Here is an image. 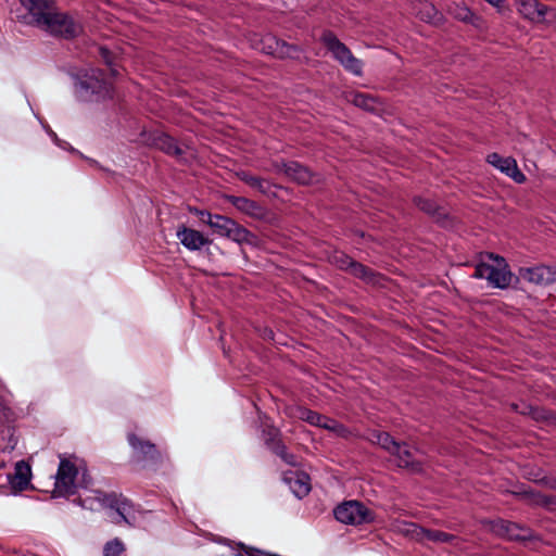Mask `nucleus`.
Here are the masks:
<instances>
[{
  "instance_id": "obj_37",
  "label": "nucleus",
  "mask_w": 556,
  "mask_h": 556,
  "mask_svg": "<svg viewBox=\"0 0 556 556\" xmlns=\"http://www.w3.org/2000/svg\"><path fill=\"white\" fill-rule=\"evenodd\" d=\"M529 414L534 420H545L549 421L554 418L553 413L548 409L542 408V407H529Z\"/></svg>"
},
{
  "instance_id": "obj_26",
  "label": "nucleus",
  "mask_w": 556,
  "mask_h": 556,
  "mask_svg": "<svg viewBox=\"0 0 556 556\" xmlns=\"http://www.w3.org/2000/svg\"><path fill=\"white\" fill-rule=\"evenodd\" d=\"M154 146L162 152L179 157L182 150L177 144V141L167 134H159L153 139Z\"/></svg>"
},
{
  "instance_id": "obj_40",
  "label": "nucleus",
  "mask_w": 556,
  "mask_h": 556,
  "mask_svg": "<svg viewBox=\"0 0 556 556\" xmlns=\"http://www.w3.org/2000/svg\"><path fill=\"white\" fill-rule=\"evenodd\" d=\"M454 16L463 22H471V18L473 17V13L468 8H459L455 13Z\"/></svg>"
},
{
  "instance_id": "obj_34",
  "label": "nucleus",
  "mask_w": 556,
  "mask_h": 556,
  "mask_svg": "<svg viewBox=\"0 0 556 556\" xmlns=\"http://www.w3.org/2000/svg\"><path fill=\"white\" fill-rule=\"evenodd\" d=\"M329 262L341 270L349 273L354 260L342 251H334L329 255Z\"/></svg>"
},
{
  "instance_id": "obj_3",
  "label": "nucleus",
  "mask_w": 556,
  "mask_h": 556,
  "mask_svg": "<svg viewBox=\"0 0 556 556\" xmlns=\"http://www.w3.org/2000/svg\"><path fill=\"white\" fill-rule=\"evenodd\" d=\"M321 41L345 71L355 76L363 75V62L355 58L349 47L340 41L332 31H325L321 36Z\"/></svg>"
},
{
  "instance_id": "obj_30",
  "label": "nucleus",
  "mask_w": 556,
  "mask_h": 556,
  "mask_svg": "<svg viewBox=\"0 0 556 556\" xmlns=\"http://www.w3.org/2000/svg\"><path fill=\"white\" fill-rule=\"evenodd\" d=\"M417 14L421 21L427 23H438L441 20V14L439 11L432 3L428 1H422L419 3Z\"/></svg>"
},
{
  "instance_id": "obj_7",
  "label": "nucleus",
  "mask_w": 556,
  "mask_h": 556,
  "mask_svg": "<svg viewBox=\"0 0 556 556\" xmlns=\"http://www.w3.org/2000/svg\"><path fill=\"white\" fill-rule=\"evenodd\" d=\"M78 469L74 463L66 458H61L55 475L54 493L59 496H70L75 494V480Z\"/></svg>"
},
{
  "instance_id": "obj_41",
  "label": "nucleus",
  "mask_w": 556,
  "mask_h": 556,
  "mask_svg": "<svg viewBox=\"0 0 556 556\" xmlns=\"http://www.w3.org/2000/svg\"><path fill=\"white\" fill-rule=\"evenodd\" d=\"M507 176L513 178L516 182L522 184L526 180V176L523 173L520 172L518 168L517 162L515 165L510 168V172L507 173Z\"/></svg>"
},
{
  "instance_id": "obj_46",
  "label": "nucleus",
  "mask_w": 556,
  "mask_h": 556,
  "mask_svg": "<svg viewBox=\"0 0 556 556\" xmlns=\"http://www.w3.org/2000/svg\"><path fill=\"white\" fill-rule=\"evenodd\" d=\"M528 478L533 481V478H542L541 475L538 473H529Z\"/></svg>"
},
{
  "instance_id": "obj_39",
  "label": "nucleus",
  "mask_w": 556,
  "mask_h": 556,
  "mask_svg": "<svg viewBox=\"0 0 556 556\" xmlns=\"http://www.w3.org/2000/svg\"><path fill=\"white\" fill-rule=\"evenodd\" d=\"M190 212L191 213H194L195 215H198L199 219L202 222V223H205L207 224L208 226L211 225V223L213 222V217L215 214H211L210 212L207 211H204V210H199V208H190Z\"/></svg>"
},
{
  "instance_id": "obj_32",
  "label": "nucleus",
  "mask_w": 556,
  "mask_h": 556,
  "mask_svg": "<svg viewBox=\"0 0 556 556\" xmlns=\"http://www.w3.org/2000/svg\"><path fill=\"white\" fill-rule=\"evenodd\" d=\"M237 176L241 181L262 193H266L268 191L267 181L264 178L253 176L248 172H240Z\"/></svg>"
},
{
  "instance_id": "obj_18",
  "label": "nucleus",
  "mask_w": 556,
  "mask_h": 556,
  "mask_svg": "<svg viewBox=\"0 0 556 556\" xmlns=\"http://www.w3.org/2000/svg\"><path fill=\"white\" fill-rule=\"evenodd\" d=\"M276 168L287 177L301 185H308L313 181L311 169L296 161L281 162Z\"/></svg>"
},
{
  "instance_id": "obj_19",
  "label": "nucleus",
  "mask_w": 556,
  "mask_h": 556,
  "mask_svg": "<svg viewBox=\"0 0 556 556\" xmlns=\"http://www.w3.org/2000/svg\"><path fill=\"white\" fill-rule=\"evenodd\" d=\"M283 481L299 498L306 496L311 491V478L304 471L288 470L283 473Z\"/></svg>"
},
{
  "instance_id": "obj_44",
  "label": "nucleus",
  "mask_w": 556,
  "mask_h": 556,
  "mask_svg": "<svg viewBox=\"0 0 556 556\" xmlns=\"http://www.w3.org/2000/svg\"><path fill=\"white\" fill-rule=\"evenodd\" d=\"M7 410H9V408L5 405L3 397L0 395V413H2L5 416Z\"/></svg>"
},
{
  "instance_id": "obj_33",
  "label": "nucleus",
  "mask_w": 556,
  "mask_h": 556,
  "mask_svg": "<svg viewBox=\"0 0 556 556\" xmlns=\"http://www.w3.org/2000/svg\"><path fill=\"white\" fill-rule=\"evenodd\" d=\"M349 273L366 282H375L376 273L371 268L356 261L353 262Z\"/></svg>"
},
{
  "instance_id": "obj_10",
  "label": "nucleus",
  "mask_w": 556,
  "mask_h": 556,
  "mask_svg": "<svg viewBox=\"0 0 556 556\" xmlns=\"http://www.w3.org/2000/svg\"><path fill=\"white\" fill-rule=\"evenodd\" d=\"M503 493L511 494L522 501H525L528 505L543 506L549 507L552 505H556V496L544 495L540 492H536L530 488H526L525 484L516 485L513 490H503Z\"/></svg>"
},
{
  "instance_id": "obj_20",
  "label": "nucleus",
  "mask_w": 556,
  "mask_h": 556,
  "mask_svg": "<svg viewBox=\"0 0 556 556\" xmlns=\"http://www.w3.org/2000/svg\"><path fill=\"white\" fill-rule=\"evenodd\" d=\"M177 238L180 243L188 250H200L204 245L211 244V240L205 238L200 231L180 226L177 229Z\"/></svg>"
},
{
  "instance_id": "obj_15",
  "label": "nucleus",
  "mask_w": 556,
  "mask_h": 556,
  "mask_svg": "<svg viewBox=\"0 0 556 556\" xmlns=\"http://www.w3.org/2000/svg\"><path fill=\"white\" fill-rule=\"evenodd\" d=\"M391 455L395 457L399 468L406 469L410 473L422 472V463L414 457V453L406 442H400L397 451H394Z\"/></svg>"
},
{
  "instance_id": "obj_36",
  "label": "nucleus",
  "mask_w": 556,
  "mask_h": 556,
  "mask_svg": "<svg viewBox=\"0 0 556 556\" xmlns=\"http://www.w3.org/2000/svg\"><path fill=\"white\" fill-rule=\"evenodd\" d=\"M273 453L279 456L286 464L290 466L296 467L300 465L298 457L294 454L288 452L285 443L278 444Z\"/></svg>"
},
{
  "instance_id": "obj_5",
  "label": "nucleus",
  "mask_w": 556,
  "mask_h": 556,
  "mask_svg": "<svg viewBox=\"0 0 556 556\" xmlns=\"http://www.w3.org/2000/svg\"><path fill=\"white\" fill-rule=\"evenodd\" d=\"M338 521L346 525H362L374 521V513L358 501L344 502L333 510Z\"/></svg>"
},
{
  "instance_id": "obj_45",
  "label": "nucleus",
  "mask_w": 556,
  "mask_h": 556,
  "mask_svg": "<svg viewBox=\"0 0 556 556\" xmlns=\"http://www.w3.org/2000/svg\"><path fill=\"white\" fill-rule=\"evenodd\" d=\"M265 337L270 339V340H274V332H273V330L266 329L265 330Z\"/></svg>"
},
{
  "instance_id": "obj_21",
  "label": "nucleus",
  "mask_w": 556,
  "mask_h": 556,
  "mask_svg": "<svg viewBox=\"0 0 556 556\" xmlns=\"http://www.w3.org/2000/svg\"><path fill=\"white\" fill-rule=\"evenodd\" d=\"M21 4L33 16L35 24L38 26L42 20L51 13L55 8L54 0H18Z\"/></svg>"
},
{
  "instance_id": "obj_25",
  "label": "nucleus",
  "mask_w": 556,
  "mask_h": 556,
  "mask_svg": "<svg viewBox=\"0 0 556 556\" xmlns=\"http://www.w3.org/2000/svg\"><path fill=\"white\" fill-rule=\"evenodd\" d=\"M369 441L374 444L379 445L382 450H384L390 455L397 451L399 441H396L389 432L372 430L369 433Z\"/></svg>"
},
{
  "instance_id": "obj_2",
  "label": "nucleus",
  "mask_w": 556,
  "mask_h": 556,
  "mask_svg": "<svg viewBox=\"0 0 556 556\" xmlns=\"http://www.w3.org/2000/svg\"><path fill=\"white\" fill-rule=\"evenodd\" d=\"M127 441L132 450L131 460L137 465L151 466L157 469L164 462L166 455L151 441L138 437L136 433H128Z\"/></svg>"
},
{
  "instance_id": "obj_29",
  "label": "nucleus",
  "mask_w": 556,
  "mask_h": 556,
  "mask_svg": "<svg viewBox=\"0 0 556 556\" xmlns=\"http://www.w3.org/2000/svg\"><path fill=\"white\" fill-rule=\"evenodd\" d=\"M293 410V416L312 426L320 425L321 420H326V416L303 406H296Z\"/></svg>"
},
{
  "instance_id": "obj_43",
  "label": "nucleus",
  "mask_w": 556,
  "mask_h": 556,
  "mask_svg": "<svg viewBox=\"0 0 556 556\" xmlns=\"http://www.w3.org/2000/svg\"><path fill=\"white\" fill-rule=\"evenodd\" d=\"M336 421L326 416V420H321L320 425H316V427L332 430L334 428Z\"/></svg>"
},
{
  "instance_id": "obj_11",
  "label": "nucleus",
  "mask_w": 556,
  "mask_h": 556,
  "mask_svg": "<svg viewBox=\"0 0 556 556\" xmlns=\"http://www.w3.org/2000/svg\"><path fill=\"white\" fill-rule=\"evenodd\" d=\"M413 202L420 211L429 215L440 226H452V220L448 213L445 211L444 207L440 206L432 199L414 197Z\"/></svg>"
},
{
  "instance_id": "obj_31",
  "label": "nucleus",
  "mask_w": 556,
  "mask_h": 556,
  "mask_svg": "<svg viewBox=\"0 0 556 556\" xmlns=\"http://www.w3.org/2000/svg\"><path fill=\"white\" fill-rule=\"evenodd\" d=\"M488 163L498 168L502 173L506 174L510 172V168L515 165L516 160L513 157H503L498 153L493 152L486 157Z\"/></svg>"
},
{
  "instance_id": "obj_6",
  "label": "nucleus",
  "mask_w": 556,
  "mask_h": 556,
  "mask_svg": "<svg viewBox=\"0 0 556 556\" xmlns=\"http://www.w3.org/2000/svg\"><path fill=\"white\" fill-rule=\"evenodd\" d=\"M257 49L263 53L275 56L277 59H295L299 58L301 49L296 45L288 43L279 39L273 34H266L261 37Z\"/></svg>"
},
{
  "instance_id": "obj_8",
  "label": "nucleus",
  "mask_w": 556,
  "mask_h": 556,
  "mask_svg": "<svg viewBox=\"0 0 556 556\" xmlns=\"http://www.w3.org/2000/svg\"><path fill=\"white\" fill-rule=\"evenodd\" d=\"M473 277L486 279L493 287L505 289L510 285L513 274L507 269V265L497 268L486 263H479L475 268Z\"/></svg>"
},
{
  "instance_id": "obj_38",
  "label": "nucleus",
  "mask_w": 556,
  "mask_h": 556,
  "mask_svg": "<svg viewBox=\"0 0 556 556\" xmlns=\"http://www.w3.org/2000/svg\"><path fill=\"white\" fill-rule=\"evenodd\" d=\"M99 54L101 56V59L103 60V62L111 68V73L112 75H117V71L113 67L114 65V55L113 53L105 47H100L99 48Z\"/></svg>"
},
{
  "instance_id": "obj_27",
  "label": "nucleus",
  "mask_w": 556,
  "mask_h": 556,
  "mask_svg": "<svg viewBox=\"0 0 556 556\" xmlns=\"http://www.w3.org/2000/svg\"><path fill=\"white\" fill-rule=\"evenodd\" d=\"M108 495L109 494L100 490H86L83 494L79 495L78 501L84 508L97 510L99 508L105 507L104 501L99 497Z\"/></svg>"
},
{
  "instance_id": "obj_16",
  "label": "nucleus",
  "mask_w": 556,
  "mask_h": 556,
  "mask_svg": "<svg viewBox=\"0 0 556 556\" xmlns=\"http://www.w3.org/2000/svg\"><path fill=\"white\" fill-rule=\"evenodd\" d=\"M104 501L105 507L112 508L116 513L113 518L114 522L121 523L122 521L129 523L127 516L134 511L132 504L122 494L109 493L108 496L100 497Z\"/></svg>"
},
{
  "instance_id": "obj_35",
  "label": "nucleus",
  "mask_w": 556,
  "mask_h": 556,
  "mask_svg": "<svg viewBox=\"0 0 556 556\" xmlns=\"http://www.w3.org/2000/svg\"><path fill=\"white\" fill-rule=\"evenodd\" d=\"M126 551L124 543L115 538L108 541L103 546V556H121Z\"/></svg>"
},
{
  "instance_id": "obj_42",
  "label": "nucleus",
  "mask_w": 556,
  "mask_h": 556,
  "mask_svg": "<svg viewBox=\"0 0 556 556\" xmlns=\"http://www.w3.org/2000/svg\"><path fill=\"white\" fill-rule=\"evenodd\" d=\"M533 482L543 484L554 491H556V479L555 478H548V477H542V478H533Z\"/></svg>"
},
{
  "instance_id": "obj_12",
  "label": "nucleus",
  "mask_w": 556,
  "mask_h": 556,
  "mask_svg": "<svg viewBox=\"0 0 556 556\" xmlns=\"http://www.w3.org/2000/svg\"><path fill=\"white\" fill-rule=\"evenodd\" d=\"M406 533L420 542L452 543L457 539L454 534L440 530L426 529L414 522L407 525Z\"/></svg>"
},
{
  "instance_id": "obj_13",
  "label": "nucleus",
  "mask_w": 556,
  "mask_h": 556,
  "mask_svg": "<svg viewBox=\"0 0 556 556\" xmlns=\"http://www.w3.org/2000/svg\"><path fill=\"white\" fill-rule=\"evenodd\" d=\"M80 90L90 92L92 94L110 93L111 86L103 78V73L100 70H91L90 74H85L77 83Z\"/></svg>"
},
{
  "instance_id": "obj_24",
  "label": "nucleus",
  "mask_w": 556,
  "mask_h": 556,
  "mask_svg": "<svg viewBox=\"0 0 556 556\" xmlns=\"http://www.w3.org/2000/svg\"><path fill=\"white\" fill-rule=\"evenodd\" d=\"M30 476L31 470L29 465L21 460L15 464L14 473L9 476V482L13 490L24 491L29 484Z\"/></svg>"
},
{
  "instance_id": "obj_4",
  "label": "nucleus",
  "mask_w": 556,
  "mask_h": 556,
  "mask_svg": "<svg viewBox=\"0 0 556 556\" xmlns=\"http://www.w3.org/2000/svg\"><path fill=\"white\" fill-rule=\"evenodd\" d=\"M210 227L215 233L240 244H255L256 242V236L254 233L239 225L233 219L224 215L215 214Z\"/></svg>"
},
{
  "instance_id": "obj_14",
  "label": "nucleus",
  "mask_w": 556,
  "mask_h": 556,
  "mask_svg": "<svg viewBox=\"0 0 556 556\" xmlns=\"http://www.w3.org/2000/svg\"><path fill=\"white\" fill-rule=\"evenodd\" d=\"M491 529L494 533L513 541H525L529 538V529L504 519L491 521Z\"/></svg>"
},
{
  "instance_id": "obj_1",
  "label": "nucleus",
  "mask_w": 556,
  "mask_h": 556,
  "mask_svg": "<svg viewBox=\"0 0 556 556\" xmlns=\"http://www.w3.org/2000/svg\"><path fill=\"white\" fill-rule=\"evenodd\" d=\"M38 27L66 40L74 39L83 33V25L78 21L67 13L58 12L55 8L48 13Z\"/></svg>"
},
{
  "instance_id": "obj_28",
  "label": "nucleus",
  "mask_w": 556,
  "mask_h": 556,
  "mask_svg": "<svg viewBox=\"0 0 556 556\" xmlns=\"http://www.w3.org/2000/svg\"><path fill=\"white\" fill-rule=\"evenodd\" d=\"M265 445L273 452L278 444H282L281 431L271 422H265L262 429Z\"/></svg>"
},
{
  "instance_id": "obj_9",
  "label": "nucleus",
  "mask_w": 556,
  "mask_h": 556,
  "mask_svg": "<svg viewBox=\"0 0 556 556\" xmlns=\"http://www.w3.org/2000/svg\"><path fill=\"white\" fill-rule=\"evenodd\" d=\"M519 277L530 283L547 286L556 282V268L545 265L521 267L519 268Z\"/></svg>"
},
{
  "instance_id": "obj_22",
  "label": "nucleus",
  "mask_w": 556,
  "mask_h": 556,
  "mask_svg": "<svg viewBox=\"0 0 556 556\" xmlns=\"http://www.w3.org/2000/svg\"><path fill=\"white\" fill-rule=\"evenodd\" d=\"M349 101L355 106L372 114H380L383 111V103L369 93L351 92Z\"/></svg>"
},
{
  "instance_id": "obj_23",
  "label": "nucleus",
  "mask_w": 556,
  "mask_h": 556,
  "mask_svg": "<svg viewBox=\"0 0 556 556\" xmlns=\"http://www.w3.org/2000/svg\"><path fill=\"white\" fill-rule=\"evenodd\" d=\"M227 201L231 203L237 210L240 212L254 217V218H263L265 215L264 208L255 201L237 195H228Z\"/></svg>"
},
{
  "instance_id": "obj_17",
  "label": "nucleus",
  "mask_w": 556,
  "mask_h": 556,
  "mask_svg": "<svg viewBox=\"0 0 556 556\" xmlns=\"http://www.w3.org/2000/svg\"><path fill=\"white\" fill-rule=\"evenodd\" d=\"M518 12L527 20L534 23L545 22L546 14L551 9L538 0H516Z\"/></svg>"
}]
</instances>
